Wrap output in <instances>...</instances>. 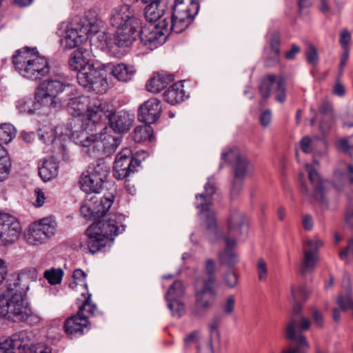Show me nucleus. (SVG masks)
<instances>
[{"mask_svg": "<svg viewBox=\"0 0 353 353\" xmlns=\"http://www.w3.org/2000/svg\"><path fill=\"white\" fill-rule=\"evenodd\" d=\"M121 219V216L114 214L92 224L86 230V243L90 252L94 254L101 251L115 236L123 232L124 227L119 225Z\"/></svg>", "mask_w": 353, "mask_h": 353, "instance_id": "f257e3e1", "label": "nucleus"}, {"mask_svg": "<svg viewBox=\"0 0 353 353\" xmlns=\"http://www.w3.org/2000/svg\"><path fill=\"white\" fill-rule=\"evenodd\" d=\"M0 318L14 323L22 321V285L19 272L10 274L7 290L0 294Z\"/></svg>", "mask_w": 353, "mask_h": 353, "instance_id": "f03ea898", "label": "nucleus"}, {"mask_svg": "<svg viewBox=\"0 0 353 353\" xmlns=\"http://www.w3.org/2000/svg\"><path fill=\"white\" fill-rule=\"evenodd\" d=\"M318 166L319 162L316 160L313 161L312 164L306 163L305 165L313 191L311 192L305 185L304 174H301L300 182L302 193L309 201L318 203L323 210L334 209L335 205H330L328 202V200L330 199V193L326 190L328 182L322 180L321 178L317 172Z\"/></svg>", "mask_w": 353, "mask_h": 353, "instance_id": "7ed1b4c3", "label": "nucleus"}, {"mask_svg": "<svg viewBox=\"0 0 353 353\" xmlns=\"http://www.w3.org/2000/svg\"><path fill=\"white\" fill-rule=\"evenodd\" d=\"M63 77L56 75L41 81L34 90V99L38 104L46 108H56L59 103L58 96L69 89Z\"/></svg>", "mask_w": 353, "mask_h": 353, "instance_id": "20e7f679", "label": "nucleus"}, {"mask_svg": "<svg viewBox=\"0 0 353 353\" xmlns=\"http://www.w3.org/2000/svg\"><path fill=\"white\" fill-rule=\"evenodd\" d=\"M199 6L197 0H175L169 27L173 32L181 33L185 30L197 14Z\"/></svg>", "mask_w": 353, "mask_h": 353, "instance_id": "39448f33", "label": "nucleus"}, {"mask_svg": "<svg viewBox=\"0 0 353 353\" xmlns=\"http://www.w3.org/2000/svg\"><path fill=\"white\" fill-rule=\"evenodd\" d=\"M205 191L204 194L196 196V207L200 210L203 225L206 227V234L211 241H214L218 237V230L214 212L210 209V205L212 203L211 197L216 190L210 181L205 185Z\"/></svg>", "mask_w": 353, "mask_h": 353, "instance_id": "423d86ee", "label": "nucleus"}, {"mask_svg": "<svg viewBox=\"0 0 353 353\" xmlns=\"http://www.w3.org/2000/svg\"><path fill=\"white\" fill-rule=\"evenodd\" d=\"M170 21L165 18L157 23H150L141 28L139 37L141 43L150 49L157 48L164 43L172 30L169 27Z\"/></svg>", "mask_w": 353, "mask_h": 353, "instance_id": "0eeeda50", "label": "nucleus"}, {"mask_svg": "<svg viewBox=\"0 0 353 353\" xmlns=\"http://www.w3.org/2000/svg\"><path fill=\"white\" fill-rule=\"evenodd\" d=\"M82 121L80 119H72L67 125V135L70 136L76 144L80 146L89 148L91 154L95 156L98 148V137L99 134L94 133L92 131V125L91 124L88 128L79 130L81 128Z\"/></svg>", "mask_w": 353, "mask_h": 353, "instance_id": "6e6552de", "label": "nucleus"}, {"mask_svg": "<svg viewBox=\"0 0 353 353\" xmlns=\"http://www.w3.org/2000/svg\"><path fill=\"white\" fill-rule=\"evenodd\" d=\"M214 285L201 283L196 279L194 283L195 302L192 314L195 317H203L212 307L216 296Z\"/></svg>", "mask_w": 353, "mask_h": 353, "instance_id": "1a4fd4ad", "label": "nucleus"}, {"mask_svg": "<svg viewBox=\"0 0 353 353\" xmlns=\"http://www.w3.org/2000/svg\"><path fill=\"white\" fill-rule=\"evenodd\" d=\"M103 70L96 68L92 64L77 74L80 85L98 93H103L108 89V83Z\"/></svg>", "mask_w": 353, "mask_h": 353, "instance_id": "9d476101", "label": "nucleus"}, {"mask_svg": "<svg viewBox=\"0 0 353 353\" xmlns=\"http://www.w3.org/2000/svg\"><path fill=\"white\" fill-rule=\"evenodd\" d=\"M114 198L113 194L108 196L88 195L81 205L80 212L87 219L100 218L109 210Z\"/></svg>", "mask_w": 353, "mask_h": 353, "instance_id": "9b49d317", "label": "nucleus"}, {"mask_svg": "<svg viewBox=\"0 0 353 353\" xmlns=\"http://www.w3.org/2000/svg\"><path fill=\"white\" fill-rule=\"evenodd\" d=\"M30 51L29 48H26L23 51V54H26L23 77L33 80L41 79L50 72V66L48 60L39 54L37 52L30 53Z\"/></svg>", "mask_w": 353, "mask_h": 353, "instance_id": "f8f14e48", "label": "nucleus"}, {"mask_svg": "<svg viewBox=\"0 0 353 353\" xmlns=\"http://www.w3.org/2000/svg\"><path fill=\"white\" fill-rule=\"evenodd\" d=\"M19 221L12 214L0 211V245L14 243L20 234Z\"/></svg>", "mask_w": 353, "mask_h": 353, "instance_id": "ddd939ff", "label": "nucleus"}, {"mask_svg": "<svg viewBox=\"0 0 353 353\" xmlns=\"http://www.w3.org/2000/svg\"><path fill=\"white\" fill-rule=\"evenodd\" d=\"M110 23L112 26L119 29L138 28L139 21L134 10L127 4L114 8L111 12Z\"/></svg>", "mask_w": 353, "mask_h": 353, "instance_id": "4468645a", "label": "nucleus"}, {"mask_svg": "<svg viewBox=\"0 0 353 353\" xmlns=\"http://www.w3.org/2000/svg\"><path fill=\"white\" fill-rule=\"evenodd\" d=\"M323 245V241L317 236L305 239L303 244V259L301 265V272L306 274L314 270L318 261V251Z\"/></svg>", "mask_w": 353, "mask_h": 353, "instance_id": "2eb2a0df", "label": "nucleus"}, {"mask_svg": "<svg viewBox=\"0 0 353 353\" xmlns=\"http://www.w3.org/2000/svg\"><path fill=\"white\" fill-rule=\"evenodd\" d=\"M140 163V161L132 157L130 149L124 148L115 159L114 176L117 179L122 180L128 176L131 172H134L136 167L139 166Z\"/></svg>", "mask_w": 353, "mask_h": 353, "instance_id": "dca6fc26", "label": "nucleus"}, {"mask_svg": "<svg viewBox=\"0 0 353 353\" xmlns=\"http://www.w3.org/2000/svg\"><path fill=\"white\" fill-rule=\"evenodd\" d=\"M90 105V99L85 96H79L72 98L68 103V111L70 114L74 116V119H79L80 117H86L89 120H97L95 117L101 112L99 106L95 107L92 110Z\"/></svg>", "mask_w": 353, "mask_h": 353, "instance_id": "f3484780", "label": "nucleus"}, {"mask_svg": "<svg viewBox=\"0 0 353 353\" xmlns=\"http://www.w3.org/2000/svg\"><path fill=\"white\" fill-rule=\"evenodd\" d=\"M225 161L234 163V177L236 179H243L248 173L252 170V164L236 148L222 154Z\"/></svg>", "mask_w": 353, "mask_h": 353, "instance_id": "a211bd4d", "label": "nucleus"}, {"mask_svg": "<svg viewBox=\"0 0 353 353\" xmlns=\"http://www.w3.org/2000/svg\"><path fill=\"white\" fill-rule=\"evenodd\" d=\"M272 90H275V99L277 101L283 103L285 101V82L283 79H277L274 75L264 77L259 85L261 96L265 99L268 98Z\"/></svg>", "mask_w": 353, "mask_h": 353, "instance_id": "6ab92c4d", "label": "nucleus"}, {"mask_svg": "<svg viewBox=\"0 0 353 353\" xmlns=\"http://www.w3.org/2000/svg\"><path fill=\"white\" fill-rule=\"evenodd\" d=\"M161 114V102L156 98H151L140 105L138 110V119L145 124L155 123Z\"/></svg>", "mask_w": 353, "mask_h": 353, "instance_id": "aec40b11", "label": "nucleus"}, {"mask_svg": "<svg viewBox=\"0 0 353 353\" xmlns=\"http://www.w3.org/2000/svg\"><path fill=\"white\" fill-rule=\"evenodd\" d=\"M121 135L112 130V128L105 127L98 137V148L97 153L103 151L105 154L113 153L121 143Z\"/></svg>", "mask_w": 353, "mask_h": 353, "instance_id": "412c9836", "label": "nucleus"}, {"mask_svg": "<svg viewBox=\"0 0 353 353\" xmlns=\"http://www.w3.org/2000/svg\"><path fill=\"white\" fill-rule=\"evenodd\" d=\"M93 63L90 52L85 48H79L70 55L68 65L71 70L80 72Z\"/></svg>", "mask_w": 353, "mask_h": 353, "instance_id": "4be33fe9", "label": "nucleus"}, {"mask_svg": "<svg viewBox=\"0 0 353 353\" xmlns=\"http://www.w3.org/2000/svg\"><path fill=\"white\" fill-rule=\"evenodd\" d=\"M86 28H81V23H72L65 31L64 42L68 48H74L87 41Z\"/></svg>", "mask_w": 353, "mask_h": 353, "instance_id": "5701e85b", "label": "nucleus"}, {"mask_svg": "<svg viewBox=\"0 0 353 353\" xmlns=\"http://www.w3.org/2000/svg\"><path fill=\"white\" fill-rule=\"evenodd\" d=\"M88 318L81 314V310H78L76 315L65 320L64 329L68 334L82 335L84 330L88 328Z\"/></svg>", "mask_w": 353, "mask_h": 353, "instance_id": "b1692460", "label": "nucleus"}, {"mask_svg": "<svg viewBox=\"0 0 353 353\" xmlns=\"http://www.w3.org/2000/svg\"><path fill=\"white\" fill-rule=\"evenodd\" d=\"M294 321H292L286 327V337L288 339L296 343L295 348L283 350L282 353H303L304 350L308 348V343L305 337L302 334L294 332Z\"/></svg>", "mask_w": 353, "mask_h": 353, "instance_id": "393cba45", "label": "nucleus"}, {"mask_svg": "<svg viewBox=\"0 0 353 353\" xmlns=\"http://www.w3.org/2000/svg\"><path fill=\"white\" fill-rule=\"evenodd\" d=\"M148 3L144 11L146 20L149 22L157 21L158 22L162 20L161 17L167 9V1L155 0Z\"/></svg>", "mask_w": 353, "mask_h": 353, "instance_id": "a878e982", "label": "nucleus"}, {"mask_svg": "<svg viewBox=\"0 0 353 353\" xmlns=\"http://www.w3.org/2000/svg\"><path fill=\"white\" fill-rule=\"evenodd\" d=\"M132 117L125 112H120L113 115L110 119V125L108 128H112L113 132L117 133L124 132L130 129L132 125Z\"/></svg>", "mask_w": 353, "mask_h": 353, "instance_id": "bb28decb", "label": "nucleus"}, {"mask_svg": "<svg viewBox=\"0 0 353 353\" xmlns=\"http://www.w3.org/2000/svg\"><path fill=\"white\" fill-rule=\"evenodd\" d=\"M248 223L244 214L240 212H233L228 220V229L235 235H241L248 232Z\"/></svg>", "mask_w": 353, "mask_h": 353, "instance_id": "cd10ccee", "label": "nucleus"}, {"mask_svg": "<svg viewBox=\"0 0 353 353\" xmlns=\"http://www.w3.org/2000/svg\"><path fill=\"white\" fill-rule=\"evenodd\" d=\"M137 28H130V29L117 30L112 38L113 46L128 47L136 39Z\"/></svg>", "mask_w": 353, "mask_h": 353, "instance_id": "c85d7f7f", "label": "nucleus"}, {"mask_svg": "<svg viewBox=\"0 0 353 353\" xmlns=\"http://www.w3.org/2000/svg\"><path fill=\"white\" fill-rule=\"evenodd\" d=\"M21 348V332H17L0 341V353H20Z\"/></svg>", "mask_w": 353, "mask_h": 353, "instance_id": "c756f323", "label": "nucleus"}, {"mask_svg": "<svg viewBox=\"0 0 353 353\" xmlns=\"http://www.w3.org/2000/svg\"><path fill=\"white\" fill-rule=\"evenodd\" d=\"M183 83L184 81H178L170 85L164 92V98L168 103L175 105L185 99L186 95Z\"/></svg>", "mask_w": 353, "mask_h": 353, "instance_id": "7c9ffc66", "label": "nucleus"}, {"mask_svg": "<svg viewBox=\"0 0 353 353\" xmlns=\"http://www.w3.org/2000/svg\"><path fill=\"white\" fill-rule=\"evenodd\" d=\"M335 183L338 187L337 183L343 184H353V164L345 161H340L335 172Z\"/></svg>", "mask_w": 353, "mask_h": 353, "instance_id": "2f4dec72", "label": "nucleus"}, {"mask_svg": "<svg viewBox=\"0 0 353 353\" xmlns=\"http://www.w3.org/2000/svg\"><path fill=\"white\" fill-rule=\"evenodd\" d=\"M25 239L26 243L32 246H39L50 239L40 228L35 226L34 222L28 226Z\"/></svg>", "mask_w": 353, "mask_h": 353, "instance_id": "473e14b6", "label": "nucleus"}, {"mask_svg": "<svg viewBox=\"0 0 353 353\" xmlns=\"http://www.w3.org/2000/svg\"><path fill=\"white\" fill-rule=\"evenodd\" d=\"M172 81L171 75L159 73L150 78L146 83V90L150 92L158 93Z\"/></svg>", "mask_w": 353, "mask_h": 353, "instance_id": "72a5a7b5", "label": "nucleus"}, {"mask_svg": "<svg viewBox=\"0 0 353 353\" xmlns=\"http://www.w3.org/2000/svg\"><path fill=\"white\" fill-rule=\"evenodd\" d=\"M58 163L50 158L44 160L42 166L39 168V174L43 181H48L54 179L58 175Z\"/></svg>", "mask_w": 353, "mask_h": 353, "instance_id": "f704fd0d", "label": "nucleus"}, {"mask_svg": "<svg viewBox=\"0 0 353 353\" xmlns=\"http://www.w3.org/2000/svg\"><path fill=\"white\" fill-rule=\"evenodd\" d=\"M110 73L119 81L127 82L132 79L135 74V70L132 65L119 63L112 65Z\"/></svg>", "mask_w": 353, "mask_h": 353, "instance_id": "c9c22d12", "label": "nucleus"}, {"mask_svg": "<svg viewBox=\"0 0 353 353\" xmlns=\"http://www.w3.org/2000/svg\"><path fill=\"white\" fill-rule=\"evenodd\" d=\"M81 23V28H86L87 40L93 35L101 37L103 44L105 43V33L102 30L103 23L101 20L94 19L92 21H84Z\"/></svg>", "mask_w": 353, "mask_h": 353, "instance_id": "e433bc0d", "label": "nucleus"}, {"mask_svg": "<svg viewBox=\"0 0 353 353\" xmlns=\"http://www.w3.org/2000/svg\"><path fill=\"white\" fill-rule=\"evenodd\" d=\"M343 292L341 293L338 299L337 303L343 310L353 309V299L352 298L350 279L345 278L343 284Z\"/></svg>", "mask_w": 353, "mask_h": 353, "instance_id": "4c0bfd02", "label": "nucleus"}, {"mask_svg": "<svg viewBox=\"0 0 353 353\" xmlns=\"http://www.w3.org/2000/svg\"><path fill=\"white\" fill-rule=\"evenodd\" d=\"M26 343L23 344V353H51L50 347L41 343H33L34 335L32 332H26Z\"/></svg>", "mask_w": 353, "mask_h": 353, "instance_id": "58836bf2", "label": "nucleus"}, {"mask_svg": "<svg viewBox=\"0 0 353 353\" xmlns=\"http://www.w3.org/2000/svg\"><path fill=\"white\" fill-rule=\"evenodd\" d=\"M34 223L35 226L40 228L49 239H51L55 234L57 224L53 217H46Z\"/></svg>", "mask_w": 353, "mask_h": 353, "instance_id": "ea45409f", "label": "nucleus"}, {"mask_svg": "<svg viewBox=\"0 0 353 353\" xmlns=\"http://www.w3.org/2000/svg\"><path fill=\"white\" fill-rule=\"evenodd\" d=\"M11 161L6 149L0 145V182L8 179L10 174Z\"/></svg>", "mask_w": 353, "mask_h": 353, "instance_id": "a19ab883", "label": "nucleus"}, {"mask_svg": "<svg viewBox=\"0 0 353 353\" xmlns=\"http://www.w3.org/2000/svg\"><path fill=\"white\" fill-rule=\"evenodd\" d=\"M85 273L80 269L75 270L73 273V281L70 283V287L77 290H82L81 294L87 292V283L85 282Z\"/></svg>", "mask_w": 353, "mask_h": 353, "instance_id": "79ce46f5", "label": "nucleus"}, {"mask_svg": "<svg viewBox=\"0 0 353 353\" xmlns=\"http://www.w3.org/2000/svg\"><path fill=\"white\" fill-rule=\"evenodd\" d=\"M79 184L81 190L87 193H98L102 188V183L96 184L94 179L83 173L80 178Z\"/></svg>", "mask_w": 353, "mask_h": 353, "instance_id": "37998d69", "label": "nucleus"}, {"mask_svg": "<svg viewBox=\"0 0 353 353\" xmlns=\"http://www.w3.org/2000/svg\"><path fill=\"white\" fill-rule=\"evenodd\" d=\"M205 275L203 277L197 278L196 279H199L201 283L214 285L216 281L215 276L214 261L212 259L206 260L205 263Z\"/></svg>", "mask_w": 353, "mask_h": 353, "instance_id": "c03bdc74", "label": "nucleus"}, {"mask_svg": "<svg viewBox=\"0 0 353 353\" xmlns=\"http://www.w3.org/2000/svg\"><path fill=\"white\" fill-rule=\"evenodd\" d=\"M152 129L149 124L137 126L133 132V139L136 142L150 140L152 137Z\"/></svg>", "mask_w": 353, "mask_h": 353, "instance_id": "a18cd8bd", "label": "nucleus"}, {"mask_svg": "<svg viewBox=\"0 0 353 353\" xmlns=\"http://www.w3.org/2000/svg\"><path fill=\"white\" fill-rule=\"evenodd\" d=\"M41 318L38 314L33 312L28 303H23V323L30 326L39 325Z\"/></svg>", "mask_w": 353, "mask_h": 353, "instance_id": "49530a36", "label": "nucleus"}, {"mask_svg": "<svg viewBox=\"0 0 353 353\" xmlns=\"http://www.w3.org/2000/svg\"><path fill=\"white\" fill-rule=\"evenodd\" d=\"M185 294V287L181 281H174L168 289L166 294V300L179 299Z\"/></svg>", "mask_w": 353, "mask_h": 353, "instance_id": "de8ad7c7", "label": "nucleus"}, {"mask_svg": "<svg viewBox=\"0 0 353 353\" xmlns=\"http://www.w3.org/2000/svg\"><path fill=\"white\" fill-rule=\"evenodd\" d=\"M16 136V129L10 123H3L0 125V141L8 143Z\"/></svg>", "mask_w": 353, "mask_h": 353, "instance_id": "09e8293b", "label": "nucleus"}, {"mask_svg": "<svg viewBox=\"0 0 353 353\" xmlns=\"http://www.w3.org/2000/svg\"><path fill=\"white\" fill-rule=\"evenodd\" d=\"M221 323V317L219 315L214 316L208 323V327L211 341H219L220 333L219 327Z\"/></svg>", "mask_w": 353, "mask_h": 353, "instance_id": "8fccbe9b", "label": "nucleus"}, {"mask_svg": "<svg viewBox=\"0 0 353 353\" xmlns=\"http://www.w3.org/2000/svg\"><path fill=\"white\" fill-rule=\"evenodd\" d=\"M88 168L92 171L94 175L106 180L109 174V168L103 162H96L90 164Z\"/></svg>", "mask_w": 353, "mask_h": 353, "instance_id": "3c124183", "label": "nucleus"}, {"mask_svg": "<svg viewBox=\"0 0 353 353\" xmlns=\"http://www.w3.org/2000/svg\"><path fill=\"white\" fill-rule=\"evenodd\" d=\"M172 315L176 318L182 316L185 312V305L179 299L166 300Z\"/></svg>", "mask_w": 353, "mask_h": 353, "instance_id": "603ef678", "label": "nucleus"}, {"mask_svg": "<svg viewBox=\"0 0 353 353\" xmlns=\"http://www.w3.org/2000/svg\"><path fill=\"white\" fill-rule=\"evenodd\" d=\"M56 130L50 126L45 125L39 129L38 135L41 140L44 143L49 144L53 143L56 138Z\"/></svg>", "mask_w": 353, "mask_h": 353, "instance_id": "864d4df0", "label": "nucleus"}, {"mask_svg": "<svg viewBox=\"0 0 353 353\" xmlns=\"http://www.w3.org/2000/svg\"><path fill=\"white\" fill-rule=\"evenodd\" d=\"M63 275V272L61 269H51L46 270L44 272V277L48 280L51 285H56L60 283Z\"/></svg>", "mask_w": 353, "mask_h": 353, "instance_id": "5fc2aeb1", "label": "nucleus"}, {"mask_svg": "<svg viewBox=\"0 0 353 353\" xmlns=\"http://www.w3.org/2000/svg\"><path fill=\"white\" fill-rule=\"evenodd\" d=\"M352 39L351 32L346 28L341 30L339 34V42L344 51H350V46Z\"/></svg>", "mask_w": 353, "mask_h": 353, "instance_id": "6e6d98bb", "label": "nucleus"}, {"mask_svg": "<svg viewBox=\"0 0 353 353\" xmlns=\"http://www.w3.org/2000/svg\"><path fill=\"white\" fill-rule=\"evenodd\" d=\"M256 268L259 281H265L268 275L267 263L263 259H259L256 264Z\"/></svg>", "mask_w": 353, "mask_h": 353, "instance_id": "4d7b16f0", "label": "nucleus"}, {"mask_svg": "<svg viewBox=\"0 0 353 353\" xmlns=\"http://www.w3.org/2000/svg\"><path fill=\"white\" fill-rule=\"evenodd\" d=\"M271 49L272 51V59L274 61L278 60L279 55L280 36L277 32H274L270 40Z\"/></svg>", "mask_w": 353, "mask_h": 353, "instance_id": "13d9d810", "label": "nucleus"}, {"mask_svg": "<svg viewBox=\"0 0 353 353\" xmlns=\"http://www.w3.org/2000/svg\"><path fill=\"white\" fill-rule=\"evenodd\" d=\"M307 62L312 65L318 63L319 57L317 49L313 45H309L305 51Z\"/></svg>", "mask_w": 353, "mask_h": 353, "instance_id": "bf43d9fd", "label": "nucleus"}, {"mask_svg": "<svg viewBox=\"0 0 353 353\" xmlns=\"http://www.w3.org/2000/svg\"><path fill=\"white\" fill-rule=\"evenodd\" d=\"M236 299L234 295H229L226 297L224 303L221 305V309L224 314L231 315L234 311Z\"/></svg>", "mask_w": 353, "mask_h": 353, "instance_id": "052dcab7", "label": "nucleus"}, {"mask_svg": "<svg viewBox=\"0 0 353 353\" xmlns=\"http://www.w3.org/2000/svg\"><path fill=\"white\" fill-rule=\"evenodd\" d=\"M294 321V330L296 329L300 332L307 331L309 330L310 326V320L304 316H301L299 319H291L288 324L292 321ZM296 333V332L294 331Z\"/></svg>", "mask_w": 353, "mask_h": 353, "instance_id": "680f3d73", "label": "nucleus"}, {"mask_svg": "<svg viewBox=\"0 0 353 353\" xmlns=\"http://www.w3.org/2000/svg\"><path fill=\"white\" fill-rule=\"evenodd\" d=\"M221 259L228 265H233L238 261V255L232 250L225 249L221 254Z\"/></svg>", "mask_w": 353, "mask_h": 353, "instance_id": "e2e57ef3", "label": "nucleus"}, {"mask_svg": "<svg viewBox=\"0 0 353 353\" xmlns=\"http://www.w3.org/2000/svg\"><path fill=\"white\" fill-rule=\"evenodd\" d=\"M300 144L302 151L305 153L312 152L314 150L316 145L315 140L308 137H305L302 138V139L300 141Z\"/></svg>", "mask_w": 353, "mask_h": 353, "instance_id": "0e129e2a", "label": "nucleus"}, {"mask_svg": "<svg viewBox=\"0 0 353 353\" xmlns=\"http://www.w3.org/2000/svg\"><path fill=\"white\" fill-rule=\"evenodd\" d=\"M339 256L346 263H348L350 259H353V239L348 241L347 247L341 251Z\"/></svg>", "mask_w": 353, "mask_h": 353, "instance_id": "69168bd1", "label": "nucleus"}, {"mask_svg": "<svg viewBox=\"0 0 353 353\" xmlns=\"http://www.w3.org/2000/svg\"><path fill=\"white\" fill-rule=\"evenodd\" d=\"M223 281L228 288H233L237 284V276L233 270H230L224 274Z\"/></svg>", "mask_w": 353, "mask_h": 353, "instance_id": "338daca9", "label": "nucleus"}, {"mask_svg": "<svg viewBox=\"0 0 353 353\" xmlns=\"http://www.w3.org/2000/svg\"><path fill=\"white\" fill-rule=\"evenodd\" d=\"M339 150L348 153L350 155L353 154V143L350 139H341L337 144Z\"/></svg>", "mask_w": 353, "mask_h": 353, "instance_id": "774afa93", "label": "nucleus"}]
</instances>
